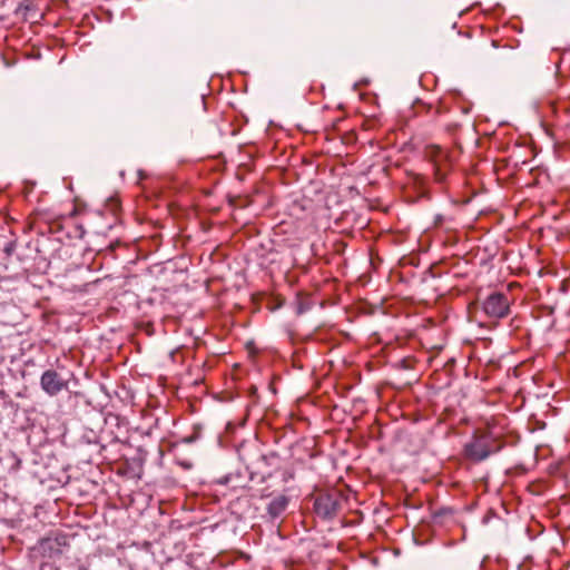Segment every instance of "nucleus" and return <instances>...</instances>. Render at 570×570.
Here are the masks:
<instances>
[{
	"mask_svg": "<svg viewBox=\"0 0 570 570\" xmlns=\"http://www.w3.org/2000/svg\"><path fill=\"white\" fill-rule=\"evenodd\" d=\"M197 439H198V433H195V434H193V435H190V436H186V438L184 439V442H185V443H193V442H195Z\"/></svg>",
	"mask_w": 570,
	"mask_h": 570,
	"instance_id": "obj_8",
	"label": "nucleus"
},
{
	"mask_svg": "<svg viewBox=\"0 0 570 570\" xmlns=\"http://www.w3.org/2000/svg\"><path fill=\"white\" fill-rule=\"evenodd\" d=\"M484 313L492 318H503L510 313V302L503 293H492L483 302Z\"/></svg>",
	"mask_w": 570,
	"mask_h": 570,
	"instance_id": "obj_5",
	"label": "nucleus"
},
{
	"mask_svg": "<svg viewBox=\"0 0 570 570\" xmlns=\"http://www.w3.org/2000/svg\"><path fill=\"white\" fill-rule=\"evenodd\" d=\"M436 174H438V176H440V179H443L444 175L443 174L441 175L440 168H436Z\"/></svg>",
	"mask_w": 570,
	"mask_h": 570,
	"instance_id": "obj_9",
	"label": "nucleus"
},
{
	"mask_svg": "<svg viewBox=\"0 0 570 570\" xmlns=\"http://www.w3.org/2000/svg\"><path fill=\"white\" fill-rule=\"evenodd\" d=\"M68 547V535L59 533L39 541L36 551L47 559H57Z\"/></svg>",
	"mask_w": 570,
	"mask_h": 570,
	"instance_id": "obj_3",
	"label": "nucleus"
},
{
	"mask_svg": "<svg viewBox=\"0 0 570 570\" xmlns=\"http://www.w3.org/2000/svg\"><path fill=\"white\" fill-rule=\"evenodd\" d=\"M41 390L49 396H57L69 387V379L57 370H46L40 377Z\"/></svg>",
	"mask_w": 570,
	"mask_h": 570,
	"instance_id": "obj_2",
	"label": "nucleus"
},
{
	"mask_svg": "<svg viewBox=\"0 0 570 570\" xmlns=\"http://www.w3.org/2000/svg\"><path fill=\"white\" fill-rule=\"evenodd\" d=\"M14 249H16V242L14 240H10V242H7L4 244L3 253L9 257V256L12 255Z\"/></svg>",
	"mask_w": 570,
	"mask_h": 570,
	"instance_id": "obj_7",
	"label": "nucleus"
},
{
	"mask_svg": "<svg viewBox=\"0 0 570 570\" xmlns=\"http://www.w3.org/2000/svg\"><path fill=\"white\" fill-rule=\"evenodd\" d=\"M289 503L288 497L284 494H279L271 500L267 504V514L269 515L272 521L278 519L287 509Z\"/></svg>",
	"mask_w": 570,
	"mask_h": 570,
	"instance_id": "obj_6",
	"label": "nucleus"
},
{
	"mask_svg": "<svg viewBox=\"0 0 570 570\" xmlns=\"http://www.w3.org/2000/svg\"><path fill=\"white\" fill-rule=\"evenodd\" d=\"M501 449L502 444L491 434H474L472 440L464 445V455L473 462H481Z\"/></svg>",
	"mask_w": 570,
	"mask_h": 570,
	"instance_id": "obj_1",
	"label": "nucleus"
},
{
	"mask_svg": "<svg viewBox=\"0 0 570 570\" xmlns=\"http://www.w3.org/2000/svg\"><path fill=\"white\" fill-rule=\"evenodd\" d=\"M341 508V500L336 493H320L314 500L315 513L325 520L336 517Z\"/></svg>",
	"mask_w": 570,
	"mask_h": 570,
	"instance_id": "obj_4",
	"label": "nucleus"
}]
</instances>
